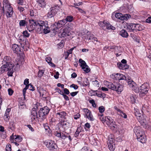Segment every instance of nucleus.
<instances>
[{
  "instance_id": "nucleus-20",
  "label": "nucleus",
  "mask_w": 151,
  "mask_h": 151,
  "mask_svg": "<svg viewBox=\"0 0 151 151\" xmlns=\"http://www.w3.org/2000/svg\"><path fill=\"white\" fill-rule=\"evenodd\" d=\"M83 83H82L80 81H78V83H79L80 84H82V85L83 86H87L88 85V84L89 81L87 79V78H83Z\"/></svg>"
},
{
  "instance_id": "nucleus-29",
  "label": "nucleus",
  "mask_w": 151,
  "mask_h": 151,
  "mask_svg": "<svg viewBox=\"0 0 151 151\" xmlns=\"http://www.w3.org/2000/svg\"><path fill=\"white\" fill-rule=\"evenodd\" d=\"M132 90H134L136 93H139L140 91V87H138L135 84L132 88Z\"/></svg>"
},
{
  "instance_id": "nucleus-21",
  "label": "nucleus",
  "mask_w": 151,
  "mask_h": 151,
  "mask_svg": "<svg viewBox=\"0 0 151 151\" xmlns=\"http://www.w3.org/2000/svg\"><path fill=\"white\" fill-rule=\"evenodd\" d=\"M23 37V36H21L19 37V42L22 47H24L26 45V42L25 40L22 39V37Z\"/></svg>"
},
{
  "instance_id": "nucleus-43",
  "label": "nucleus",
  "mask_w": 151,
  "mask_h": 151,
  "mask_svg": "<svg viewBox=\"0 0 151 151\" xmlns=\"http://www.w3.org/2000/svg\"><path fill=\"white\" fill-rule=\"evenodd\" d=\"M65 29H67L68 30V31L70 32V30L72 29L71 23H69L66 24L65 26Z\"/></svg>"
},
{
  "instance_id": "nucleus-37",
  "label": "nucleus",
  "mask_w": 151,
  "mask_h": 151,
  "mask_svg": "<svg viewBox=\"0 0 151 151\" xmlns=\"http://www.w3.org/2000/svg\"><path fill=\"white\" fill-rule=\"evenodd\" d=\"M108 48H109L111 49H115V52H118L117 51V50H116V49H117V50H120L121 49V47H116V46H110V47H108Z\"/></svg>"
},
{
  "instance_id": "nucleus-30",
  "label": "nucleus",
  "mask_w": 151,
  "mask_h": 151,
  "mask_svg": "<svg viewBox=\"0 0 151 151\" xmlns=\"http://www.w3.org/2000/svg\"><path fill=\"white\" fill-rule=\"evenodd\" d=\"M42 29V32H43L45 34H47L50 32V28L46 27L45 26V27Z\"/></svg>"
},
{
  "instance_id": "nucleus-24",
  "label": "nucleus",
  "mask_w": 151,
  "mask_h": 151,
  "mask_svg": "<svg viewBox=\"0 0 151 151\" xmlns=\"http://www.w3.org/2000/svg\"><path fill=\"white\" fill-rule=\"evenodd\" d=\"M137 139L138 141L142 143H145L146 142V138L144 135L139 137H138Z\"/></svg>"
},
{
  "instance_id": "nucleus-57",
  "label": "nucleus",
  "mask_w": 151,
  "mask_h": 151,
  "mask_svg": "<svg viewBox=\"0 0 151 151\" xmlns=\"http://www.w3.org/2000/svg\"><path fill=\"white\" fill-rule=\"evenodd\" d=\"M131 101L132 103H134L136 102V99L134 96L132 95H131L130 96Z\"/></svg>"
},
{
  "instance_id": "nucleus-61",
  "label": "nucleus",
  "mask_w": 151,
  "mask_h": 151,
  "mask_svg": "<svg viewBox=\"0 0 151 151\" xmlns=\"http://www.w3.org/2000/svg\"><path fill=\"white\" fill-rule=\"evenodd\" d=\"M143 135H144L143 132L141 131L139 133L137 134L136 135L137 137V138L138 137H139L142 136Z\"/></svg>"
},
{
  "instance_id": "nucleus-59",
  "label": "nucleus",
  "mask_w": 151,
  "mask_h": 151,
  "mask_svg": "<svg viewBox=\"0 0 151 151\" xmlns=\"http://www.w3.org/2000/svg\"><path fill=\"white\" fill-rule=\"evenodd\" d=\"M103 115H99V118L100 120L102 122V123L104 124V122H103L105 121V117H103Z\"/></svg>"
},
{
  "instance_id": "nucleus-23",
  "label": "nucleus",
  "mask_w": 151,
  "mask_h": 151,
  "mask_svg": "<svg viewBox=\"0 0 151 151\" xmlns=\"http://www.w3.org/2000/svg\"><path fill=\"white\" fill-rule=\"evenodd\" d=\"M119 34L124 37H127L128 36L127 32L124 30L121 31L119 32Z\"/></svg>"
},
{
  "instance_id": "nucleus-58",
  "label": "nucleus",
  "mask_w": 151,
  "mask_h": 151,
  "mask_svg": "<svg viewBox=\"0 0 151 151\" xmlns=\"http://www.w3.org/2000/svg\"><path fill=\"white\" fill-rule=\"evenodd\" d=\"M103 115H99V118L100 120L102 122V123L104 124V122H103L105 121V117H103Z\"/></svg>"
},
{
  "instance_id": "nucleus-14",
  "label": "nucleus",
  "mask_w": 151,
  "mask_h": 151,
  "mask_svg": "<svg viewBox=\"0 0 151 151\" xmlns=\"http://www.w3.org/2000/svg\"><path fill=\"white\" fill-rule=\"evenodd\" d=\"M12 48L13 52L15 53L18 54L19 52L21 51L20 47L16 44L13 45Z\"/></svg>"
},
{
  "instance_id": "nucleus-64",
  "label": "nucleus",
  "mask_w": 151,
  "mask_h": 151,
  "mask_svg": "<svg viewBox=\"0 0 151 151\" xmlns=\"http://www.w3.org/2000/svg\"><path fill=\"white\" fill-rule=\"evenodd\" d=\"M64 93L65 94L68 95L69 93L70 92L68 89L65 88L64 89Z\"/></svg>"
},
{
  "instance_id": "nucleus-54",
  "label": "nucleus",
  "mask_w": 151,
  "mask_h": 151,
  "mask_svg": "<svg viewBox=\"0 0 151 151\" xmlns=\"http://www.w3.org/2000/svg\"><path fill=\"white\" fill-rule=\"evenodd\" d=\"M89 102L92 104V106L94 107H96V104L95 103V101L93 99H91L89 100Z\"/></svg>"
},
{
  "instance_id": "nucleus-47",
  "label": "nucleus",
  "mask_w": 151,
  "mask_h": 151,
  "mask_svg": "<svg viewBox=\"0 0 151 151\" xmlns=\"http://www.w3.org/2000/svg\"><path fill=\"white\" fill-rule=\"evenodd\" d=\"M131 36L132 37V38L135 41L137 42H139V39H138L137 38V37L134 35V34L131 33L130 34Z\"/></svg>"
},
{
  "instance_id": "nucleus-18",
  "label": "nucleus",
  "mask_w": 151,
  "mask_h": 151,
  "mask_svg": "<svg viewBox=\"0 0 151 151\" xmlns=\"http://www.w3.org/2000/svg\"><path fill=\"white\" fill-rule=\"evenodd\" d=\"M135 24L130 23L127 26V29L129 30L130 32H132L134 30H135Z\"/></svg>"
},
{
  "instance_id": "nucleus-12",
  "label": "nucleus",
  "mask_w": 151,
  "mask_h": 151,
  "mask_svg": "<svg viewBox=\"0 0 151 151\" xmlns=\"http://www.w3.org/2000/svg\"><path fill=\"white\" fill-rule=\"evenodd\" d=\"M37 3L36 4L35 7L39 9H40V8H44L46 5L45 2L44 0H36Z\"/></svg>"
},
{
  "instance_id": "nucleus-32",
  "label": "nucleus",
  "mask_w": 151,
  "mask_h": 151,
  "mask_svg": "<svg viewBox=\"0 0 151 151\" xmlns=\"http://www.w3.org/2000/svg\"><path fill=\"white\" fill-rule=\"evenodd\" d=\"M3 6L2 7L0 8V17H1L3 15H4L5 11V7Z\"/></svg>"
},
{
  "instance_id": "nucleus-53",
  "label": "nucleus",
  "mask_w": 151,
  "mask_h": 151,
  "mask_svg": "<svg viewBox=\"0 0 151 151\" xmlns=\"http://www.w3.org/2000/svg\"><path fill=\"white\" fill-rule=\"evenodd\" d=\"M105 108L103 106H101L99 107V112L102 113L104 112L105 111Z\"/></svg>"
},
{
  "instance_id": "nucleus-51",
  "label": "nucleus",
  "mask_w": 151,
  "mask_h": 151,
  "mask_svg": "<svg viewBox=\"0 0 151 151\" xmlns=\"http://www.w3.org/2000/svg\"><path fill=\"white\" fill-rule=\"evenodd\" d=\"M84 68H85V69H82L86 73H88L90 71V69L89 68V67L87 65H86V66H84Z\"/></svg>"
},
{
  "instance_id": "nucleus-49",
  "label": "nucleus",
  "mask_w": 151,
  "mask_h": 151,
  "mask_svg": "<svg viewBox=\"0 0 151 151\" xmlns=\"http://www.w3.org/2000/svg\"><path fill=\"white\" fill-rule=\"evenodd\" d=\"M83 110L85 113L86 116L88 115H89L90 113H91V112L87 109H84Z\"/></svg>"
},
{
  "instance_id": "nucleus-10",
  "label": "nucleus",
  "mask_w": 151,
  "mask_h": 151,
  "mask_svg": "<svg viewBox=\"0 0 151 151\" xmlns=\"http://www.w3.org/2000/svg\"><path fill=\"white\" fill-rule=\"evenodd\" d=\"M44 143L46 147L50 150H53L55 148L56 144L54 143L53 141L50 140H48L45 141Z\"/></svg>"
},
{
  "instance_id": "nucleus-36",
  "label": "nucleus",
  "mask_w": 151,
  "mask_h": 151,
  "mask_svg": "<svg viewBox=\"0 0 151 151\" xmlns=\"http://www.w3.org/2000/svg\"><path fill=\"white\" fill-rule=\"evenodd\" d=\"M113 143V141L110 140L109 143L108 144V147L110 151H114V148L113 147V145H111V143Z\"/></svg>"
},
{
  "instance_id": "nucleus-7",
  "label": "nucleus",
  "mask_w": 151,
  "mask_h": 151,
  "mask_svg": "<svg viewBox=\"0 0 151 151\" xmlns=\"http://www.w3.org/2000/svg\"><path fill=\"white\" fill-rule=\"evenodd\" d=\"M149 85L147 83H144L140 87L139 93L143 95L147 94L149 90Z\"/></svg>"
},
{
  "instance_id": "nucleus-52",
  "label": "nucleus",
  "mask_w": 151,
  "mask_h": 151,
  "mask_svg": "<svg viewBox=\"0 0 151 151\" xmlns=\"http://www.w3.org/2000/svg\"><path fill=\"white\" fill-rule=\"evenodd\" d=\"M19 106V109H23L26 107V105L23 102H22V104H21V103L20 102Z\"/></svg>"
},
{
  "instance_id": "nucleus-42",
  "label": "nucleus",
  "mask_w": 151,
  "mask_h": 151,
  "mask_svg": "<svg viewBox=\"0 0 151 151\" xmlns=\"http://www.w3.org/2000/svg\"><path fill=\"white\" fill-rule=\"evenodd\" d=\"M73 19V17L72 16H68L65 19L66 20V22H71Z\"/></svg>"
},
{
  "instance_id": "nucleus-4",
  "label": "nucleus",
  "mask_w": 151,
  "mask_h": 151,
  "mask_svg": "<svg viewBox=\"0 0 151 151\" xmlns=\"http://www.w3.org/2000/svg\"><path fill=\"white\" fill-rule=\"evenodd\" d=\"M50 109L47 106L44 107L40 109L38 112V115L39 117L44 120L45 119L46 115L49 112Z\"/></svg>"
},
{
  "instance_id": "nucleus-19",
  "label": "nucleus",
  "mask_w": 151,
  "mask_h": 151,
  "mask_svg": "<svg viewBox=\"0 0 151 151\" xmlns=\"http://www.w3.org/2000/svg\"><path fill=\"white\" fill-rule=\"evenodd\" d=\"M69 32L68 30L66 29H64L63 30V32L61 34V36L62 37H64L67 36H68L70 35L69 34Z\"/></svg>"
},
{
  "instance_id": "nucleus-38",
  "label": "nucleus",
  "mask_w": 151,
  "mask_h": 151,
  "mask_svg": "<svg viewBox=\"0 0 151 151\" xmlns=\"http://www.w3.org/2000/svg\"><path fill=\"white\" fill-rule=\"evenodd\" d=\"M141 131L140 127H136L134 129V132L136 135Z\"/></svg>"
},
{
  "instance_id": "nucleus-56",
  "label": "nucleus",
  "mask_w": 151,
  "mask_h": 151,
  "mask_svg": "<svg viewBox=\"0 0 151 151\" xmlns=\"http://www.w3.org/2000/svg\"><path fill=\"white\" fill-rule=\"evenodd\" d=\"M64 41L63 40H62L60 42L58 43L57 45H58V47L59 48H60V47H62L63 46H64Z\"/></svg>"
},
{
  "instance_id": "nucleus-39",
  "label": "nucleus",
  "mask_w": 151,
  "mask_h": 151,
  "mask_svg": "<svg viewBox=\"0 0 151 151\" xmlns=\"http://www.w3.org/2000/svg\"><path fill=\"white\" fill-rule=\"evenodd\" d=\"M15 136L16 137L14 139V140L16 142H19L22 141V138L20 136L18 135H15Z\"/></svg>"
},
{
  "instance_id": "nucleus-22",
  "label": "nucleus",
  "mask_w": 151,
  "mask_h": 151,
  "mask_svg": "<svg viewBox=\"0 0 151 151\" xmlns=\"http://www.w3.org/2000/svg\"><path fill=\"white\" fill-rule=\"evenodd\" d=\"M66 113L64 111L58 112L56 113L57 117L61 118H65V117L66 115Z\"/></svg>"
},
{
  "instance_id": "nucleus-35",
  "label": "nucleus",
  "mask_w": 151,
  "mask_h": 151,
  "mask_svg": "<svg viewBox=\"0 0 151 151\" xmlns=\"http://www.w3.org/2000/svg\"><path fill=\"white\" fill-rule=\"evenodd\" d=\"M143 29L142 27L140 24H135V30L140 31L142 30Z\"/></svg>"
},
{
  "instance_id": "nucleus-8",
  "label": "nucleus",
  "mask_w": 151,
  "mask_h": 151,
  "mask_svg": "<svg viewBox=\"0 0 151 151\" xmlns=\"http://www.w3.org/2000/svg\"><path fill=\"white\" fill-rule=\"evenodd\" d=\"M115 16L116 18L122 20H127L131 17V15L129 14H126L123 15L119 13H115Z\"/></svg>"
},
{
  "instance_id": "nucleus-5",
  "label": "nucleus",
  "mask_w": 151,
  "mask_h": 151,
  "mask_svg": "<svg viewBox=\"0 0 151 151\" xmlns=\"http://www.w3.org/2000/svg\"><path fill=\"white\" fill-rule=\"evenodd\" d=\"M101 27L104 30H106V29L114 30L115 29V27L112 26L109 22L105 20L103 21Z\"/></svg>"
},
{
  "instance_id": "nucleus-2",
  "label": "nucleus",
  "mask_w": 151,
  "mask_h": 151,
  "mask_svg": "<svg viewBox=\"0 0 151 151\" xmlns=\"http://www.w3.org/2000/svg\"><path fill=\"white\" fill-rule=\"evenodd\" d=\"M3 5L5 7V13L7 18H11L13 17L14 12L13 9L11 6V4L8 0H4Z\"/></svg>"
},
{
  "instance_id": "nucleus-62",
  "label": "nucleus",
  "mask_w": 151,
  "mask_h": 151,
  "mask_svg": "<svg viewBox=\"0 0 151 151\" xmlns=\"http://www.w3.org/2000/svg\"><path fill=\"white\" fill-rule=\"evenodd\" d=\"M70 87L73 88L75 90L77 89L78 87V86L77 85L74 84H73L70 85Z\"/></svg>"
},
{
  "instance_id": "nucleus-9",
  "label": "nucleus",
  "mask_w": 151,
  "mask_h": 151,
  "mask_svg": "<svg viewBox=\"0 0 151 151\" xmlns=\"http://www.w3.org/2000/svg\"><path fill=\"white\" fill-rule=\"evenodd\" d=\"M2 64H3V65H6V67L7 66H10L11 65H14L12 62L11 58L9 56L4 57L2 61Z\"/></svg>"
},
{
  "instance_id": "nucleus-31",
  "label": "nucleus",
  "mask_w": 151,
  "mask_h": 151,
  "mask_svg": "<svg viewBox=\"0 0 151 151\" xmlns=\"http://www.w3.org/2000/svg\"><path fill=\"white\" fill-rule=\"evenodd\" d=\"M27 22H26L24 20H21L19 22V25L20 26H25L27 25Z\"/></svg>"
},
{
  "instance_id": "nucleus-28",
  "label": "nucleus",
  "mask_w": 151,
  "mask_h": 151,
  "mask_svg": "<svg viewBox=\"0 0 151 151\" xmlns=\"http://www.w3.org/2000/svg\"><path fill=\"white\" fill-rule=\"evenodd\" d=\"M129 86L132 88L134 85H135V83L133 81L129 79V81H127Z\"/></svg>"
},
{
  "instance_id": "nucleus-44",
  "label": "nucleus",
  "mask_w": 151,
  "mask_h": 151,
  "mask_svg": "<svg viewBox=\"0 0 151 151\" xmlns=\"http://www.w3.org/2000/svg\"><path fill=\"white\" fill-rule=\"evenodd\" d=\"M117 66L120 69L124 70V64H122L121 63H118L117 64Z\"/></svg>"
},
{
  "instance_id": "nucleus-55",
  "label": "nucleus",
  "mask_w": 151,
  "mask_h": 151,
  "mask_svg": "<svg viewBox=\"0 0 151 151\" xmlns=\"http://www.w3.org/2000/svg\"><path fill=\"white\" fill-rule=\"evenodd\" d=\"M22 34L23 36L26 37H28L29 36V34L28 32L26 30L24 31L23 32Z\"/></svg>"
},
{
  "instance_id": "nucleus-11",
  "label": "nucleus",
  "mask_w": 151,
  "mask_h": 151,
  "mask_svg": "<svg viewBox=\"0 0 151 151\" xmlns=\"http://www.w3.org/2000/svg\"><path fill=\"white\" fill-rule=\"evenodd\" d=\"M111 77L114 79L118 80L119 81L126 79V78L124 75L118 73L112 74L111 75Z\"/></svg>"
},
{
  "instance_id": "nucleus-45",
  "label": "nucleus",
  "mask_w": 151,
  "mask_h": 151,
  "mask_svg": "<svg viewBox=\"0 0 151 151\" xmlns=\"http://www.w3.org/2000/svg\"><path fill=\"white\" fill-rule=\"evenodd\" d=\"M10 111V109L8 108L6 109L5 113L4 114V117L6 118H8L9 112Z\"/></svg>"
},
{
  "instance_id": "nucleus-50",
  "label": "nucleus",
  "mask_w": 151,
  "mask_h": 151,
  "mask_svg": "<svg viewBox=\"0 0 151 151\" xmlns=\"http://www.w3.org/2000/svg\"><path fill=\"white\" fill-rule=\"evenodd\" d=\"M119 114L122 117H123L124 118L126 119L127 118V116L126 114L124 113L122 111L119 113Z\"/></svg>"
},
{
  "instance_id": "nucleus-6",
  "label": "nucleus",
  "mask_w": 151,
  "mask_h": 151,
  "mask_svg": "<svg viewBox=\"0 0 151 151\" xmlns=\"http://www.w3.org/2000/svg\"><path fill=\"white\" fill-rule=\"evenodd\" d=\"M57 6L51 7L46 16L48 18H52L57 13Z\"/></svg>"
},
{
  "instance_id": "nucleus-46",
  "label": "nucleus",
  "mask_w": 151,
  "mask_h": 151,
  "mask_svg": "<svg viewBox=\"0 0 151 151\" xmlns=\"http://www.w3.org/2000/svg\"><path fill=\"white\" fill-rule=\"evenodd\" d=\"M86 117L91 121H93L94 120L93 116L91 113H90L89 115H88L86 116Z\"/></svg>"
},
{
  "instance_id": "nucleus-40",
  "label": "nucleus",
  "mask_w": 151,
  "mask_h": 151,
  "mask_svg": "<svg viewBox=\"0 0 151 151\" xmlns=\"http://www.w3.org/2000/svg\"><path fill=\"white\" fill-rule=\"evenodd\" d=\"M96 94L98 97L103 99L105 98L106 96V95L104 93H96Z\"/></svg>"
},
{
  "instance_id": "nucleus-60",
  "label": "nucleus",
  "mask_w": 151,
  "mask_h": 151,
  "mask_svg": "<svg viewBox=\"0 0 151 151\" xmlns=\"http://www.w3.org/2000/svg\"><path fill=\"white\" fill-rule=\"evenodd\" d=\"M9 95L11 96L12 95L14 91L10 88H9L8 90Z\"/></svg>"
},
{
  "instance_id": "nucleus-26",
  "label": "nucleus",
  "mask_w": 151,
  "mask_h": 151,
  "mask_svg": "<svg viewBox=\"0 0 151 151\" xmlns=\"http://www.w3.org/2000/svg\"><path fill=\"white\" fill-rule=\"evenodd\" d=\"M79 62L81 64V66L82 69H85L84 67L86 66L87 65L85 62L81 59H80L79 60Z\"/></svg>"
},
{
  "instance_id": "nucleus-48",
  "label": "nucleus",
  "mask_w": 151,
  "mask_h": 151,
  "mask_svg": "<svg viewBox=\"0 0 151 151\" xmlns=\"http://www.w3.org/2000/svg\"><path fill=\"white\" fill-rule=\"evenodd\" d=\"M11 146L9 144H8L6 147V151H11Z\"/></svg>"
},
{
  "instance_id": "nucleus-33",
  "label": "nucleus",
  "mask_w": 151,
  "mask_h": 151,
  "mask_svg": "<svg viewBox=\"0 0 151 151\" xmlns=\"http://www.w3.org/2000/svg\"><path fill=\"white\" fill-rule=\"evenodd\" d=\"M93 35L90 32H88L86 37V38L87 39L93 40Z\"/></svg>"
},
{
  "instance_id": "nucleus-16",
  "label": "nucleus",
  "mask_w": 151,
  "mask_h": 151,
  "mask_svg": "<svg viewBox=\"0 0 151 151\" xmlns=\"http://www.w3.org/2000/svg\"><path fill=\"white\" fill-rule=\"evenodd\" d=\"M66 23V20L65 19H63L62 20H60L57 23H56L57 26H56V25H55L56 27H57V29L60 28L63 25H64Z\"/></svg>"
},
{
  "instance_id": "nucleus-15",
  "label": "nucleus",
  "mask_w": 151,
  "mask_h": 151,
  "mask_svg": "<svg viewBox=\"0 0 151 151\" xmlns=\"http://www.w3.org/2000/svg\"><path fill=\"white\" fill-rule=\"evenodd\" d=\"M14 66V65H11L9 66H7V70L8 71L7 75L9 76H12V74L13 73V68Z\"/></svg>"
},
{
  "instance_id": "nucleus-25",
  "label": "nucleus",
  "mask_w": 151,
  "mask_h": 151,
  "mask_svg": "<svg viewBox=\"0 0 151 151\" xmlns=\"http://www.w3.org/2000/svg\"><path fill=\"white\" fill-rule=\"evenodd\" d=\"M59 124L64 129L67 127V122L64 120H61Z\"/></svg>"
},
{
  "instance_id": "nucleus-3",
  "label": "nucleus",
  "mask_w": 151,
  "mask_h": 151,
  "mask_svg": "<svg viewBox=\"0 0 151 151\" xmlns=\"http://www.w3.org/2000/svg\"><path fill=\"white\" fill-rule=\"evenodd\" d=\"M107 85L109 88L113 90L116 91L117 93L119 94L123 90V86L119 83L117 84L116 85H114L110 82H107Z\"/></svg>"
},
{
  "instance_id": "nucleus-27",
  "label": "nucleus",
  "mask_w": 151,
  "mask_h": 151,
  "mask_svg": "<svg viewBox=\"0 0 151 151\" xmlns=\"http://www.w3.org/2000/svg\"><path fill=\"white\" fill-rule=\"evenodd\" d=\"M109 127L112 130H114L115 128H117V126L115 124V122L113 121V123L111 122Z\"/></svg>"
},
{
  "instance_id": "nucleus-17",
  "label": "nucleus",
  "mask_w": 151,
  "mask_h": 151,
  "mask_svg": "<svg viewBox=\"0 0 151 151\" xmlns=\"http://www.w3.org/2000/svg\"><path fill=\"white\" fill-rule=\"evenodd\" d=\"M113 120L111 118L110 119L109 117H105V121L104 122V124L105 125H107L109 127L111 122L113 123Z\"/></svg>"
},
{
  "instance_id": "nucleus-1",
  "label": "nucleus",
  "mask_w": 151,
  "mask_h": 151,
  "mask_svg": "<svg viewBox=\"0 0 151 151\" xmlns=\"http://www.w3.org/2000/svg\"><path fill=\"white\" fill-rule=\"evenodd\" d=\"M29 26L27 27L28 30L30 32L35 29L37 32H42L43 28L45 27L44 22L41 21L35 22L33 19L29 20Z\"/></svg>"
},
{
  "instance_id": "nucleus-34",
  "label": "nucleus",
  "mask_w": 151,
  "mask_h": 151,
  "mask_svg": "<svg viewBox=\"0 0 151 151\" xmlns=\"http://www.w3.org/2000/svg\"><path fill=\"white\" fill-rule=\"evenodd\" d=\"M45 72V70L43 69H39L38 73V76L39 77L41 78Z\"/></svg>"
},
{
  "instance_id": "nucleus-41",
  "label": "nucleus",
  "mask_w": 151,
  "mask_h": 151,
  "mask_svg": "<svg viewBox=\"0 0 151 151\" xmlns=\"http://www.w3.org/2000/svg\"><path fill=\"white\" fill-rule=\"evenodd\" d=\"M6 68V65H3L1 68H0V74H1L4 73L5 70L4 69Z\"/></svg>"
},
{
  "instance_id": "nucleus-13",
  "label": "nucleus",
  "mask_w": 151,
  "mask_h": 151,
  "mask_svg": "<svg viewBox=\"0 0 151 151\" xmlns=\"http://www.w3.org/2000/svg\"><path fill=\"white\" fill-rule=\"evenodd\" d=\"M38 115L36 109L35 108H33L31 111V119L32 120H35L36 118H38Z\"/></svg>"
},
{
  "instance_id": "nucleus-63",
  "label": "nucleus",
  "mask_w": 151,
  "mask_h": 151,
  "mask_svg": "<svg viewBox=\"0 0 151 151\" xmlns=\"http://www.w3.org/2000/svg\"><path fill=\"white\" fill-rule=\"evenodd\" d=\"M45 60L49 64H50V63L51 62L52 59L50 57H48L46 58Z\"/></svg>"
}]
</instances>
